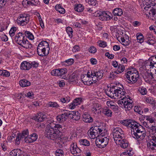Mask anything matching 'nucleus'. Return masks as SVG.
I'll return each mask as SVG.
<instances>
[{"label":"nucleus","mask_w":156,"mask_h":156,"mask_svg":"<svg viewBox=\"0 0 156 156\" xmlns=\"http://www.w3.org/2000/svg\"><path fill=\"white\" fill-rule=\"evenodd\" d=\"M65 130L64 126L58 124H55L54 122H51L46 128V136L54 140L60 138Z\"/></svg>","instance_id":"obj_1"},{"label":"nucleus","mask_w":156,"mask_h":156,"mask_svg":"<svg viewBox=\"0 0 156 156\" xmlns=\"http://www.w3.org/2000/svg\"><path fill=\"white\" fill-rule=\"evenodd\" d=\"M123 135V131L120 128L116 127L113 129V138L116 144L120 146H128V141L122 140Z\"/></svg>","instance_id":"obj_2"},{"label":"nucleus","mask_w":156,"mask_h":156,"mask_svg":"<svg viewBox=\"0 0 156 156\" xmlns=\"http://www.w3.org/2000/svg\"><path fill=\"white\" fill-rule=\"evenodd\" d=\"M49 44L48 42L45 41L41 42L37 48L38 55L42 57L48 55L49 53Z\"/></svg>","instance_id":"obj_3"},{"label":"nucleus","mask_w":156,"mask_h":156,"mask_svg":"<svg viewBox=\"0 0 156 156\" xmlns=\"http://www.w3.org/2000/svg\"><path fill=\"white\" fill-rule=\"evenodd\" d=\"M126 77L132 83H136L139 78V75L137 71L134 68H132L130 71L125 73Z\"/></svg>","instance_id":"obj_4"},{"label":"nucleus","mask_w":156,"mask_h":156,"mask_svg":"<svg viewBox=\"0 0 156 156\" xmlns=\"http://www.w3.org/2000/svg\"><path fill=\"white\" fill-rule=\"evenodd\" d=\"M134 130L131 132L132 135L134 136L133 137L136 138L138 140H142L144 139L146 135V132L145 128L143 126H140L138 129Z\"/></svg>","instance_id":"obj_5"},{"label":"nucleus","mask_w":156,"mask_h":156,"mask_svg":"<svg viewBox=\"0 0 156 156\" xmlns=\"http://www.w3.org/2000/svg\"><path fill=\"white\" fill-rule=\"evenodd\" d=\"M30 20L29 16L26 14H20L18 17L17 23L18 25L23 26L29 23Z\"/></svg>","instance_id":"obj_6"},{"label":"nucleus","mask_w":156,"mask_h":156,"mask_svg":"<svg viewBox=\"0 0 156 156\" xmlns=\"http://www.w3.org/2000/svg\"><path fill=\"white\" fill-rule=\"evenodd\" d=\"M103 72L102 70H99L98 71H92L91 73V77L94 81L96 82V80H101L103 76Z\"/></svg>","instance_id":"obj_7"},{"label":"nucleus","mask_w":156,"mask_h":156,"mask_svg":"<svg viewBox=\"0 0 156 156\" xmlns=\"http://www.w3.org/2000/svg\"><path fill=\"white\" fill-rule=\"evenodd\" d=\"M143 77L145 81L149 83H150L152 81L156 80V77L154 76V73L151 72L145 73Z\"/></svg>","instance_id":"obj_8"},{"label":"nucleus","mask_w":156,"mask_h":156,"mask_svg":"<svg viewBox=\"0 0 156 156\" xmlns=\"http://www.w3.org/2000/svg\"><path fill=\"white\" fill-rule=\"evenodd\" d=\"M67 72V70L66 68L58 69L52 70L51 74L53 76H62Z\"/></svg>","instance_id":"obj_9"},{"label":"nucleus","mask_w":156,"mask_h":156,"mask_svg":"<svg viewBox=\"0 0 156 156\" xmlns=\"http://www.w3.org/2000/svg\"><path fill=\"white\" fill-rule=\"evenodd\" d=\"M153 37L154 36L151 32H148L145 38V42L150 45H153L155 42Z\"/></svg>","instance_id":"obj_10"},{"label":"nucleus","mask_w":156,"mask_h":156,"mask_svg":"<svg viewBox=\"0 0 156 156\" xmlns=\"http://www.w3.org/2000/svg\"><path fill=\"white\" fill-rule=\"evenodd\" d=\"M97 127H92L89 130L88 132V134L89 137L91 139H94L96 137L98 136V133L97 131H96V129Z\"/></svg>","instance_id":"obj_11"},{"label":"nucleus","mask_w":156,"mask_h":156,"mask_svg":"<svg viewBox=\"0 0 156 156\" xmlns=\"http://www.w3.org/2000/svg\"><path fill=\"white\" fill-rule=\"evenodd\" d=\"M114 90H115V87L112 86L111 88H108L107 90H105V93L108 96L111 98L116 99V94H115V92L114 91Z\"/></svg>","instance_id":"obj_12"},{"label":"nucleus","mask_w":156,"mask_h":156,"mask_svg":"<svg viewBox=\"0 0 156 156\" xmlns=\"http://www.w3.org/2000/svg\"><path fill=\"white\" fill-rule=\"evenodd\" d=\"M122 88L118 87L117 88H115V90L114 91L115 92V94H116V99H119L121 98L122 96H124L126 92L125 91V90L123 88V87L122 86Z\"/></svg>","instance_id":"obj_13"},{"label":"nucleus","mask_w":156,"mask_h":156,"mask_svg":"<svg viewBox=\"0 0 156 156\" xmlns=\"http://www.w3.org/2000/svg\"><path fill=\"white\" fill-rule=\"evenodd\" d=\"M33 119L37 122H41L47 119V117L46 115L42 113H39L34 116Z\"/></svg>","instance_id":"obj_14"},{"label":"nucleus","mask_w":156,"mask_h":156,"mask_svg":"<svg viewBox=\"0 0 156 156\" xmlns=\"http://www.w3.org/2000/svg\"><path fill=\"white\" fill-rule=\"evenodd\" d=\"M18 44L26 49H30L32 47V44L25 37Z\"/></svg>","instance_id":"obj_15"},{"label":"nucleus","mask_w":156,"mask_h":156,"mask_svg":"<svg viewBox=\"0 0 156 156\" xmlns=\"http://www.w3.org/2000/svg\"><path fill=\"white\" fill-rule=\"evenodd\" d=\"M18 44L26 49H30L32 47V44L25 37Z\"/></svg>","instance_id":"obj_16"},{"label":"nucleus","mask_w":156,"mask_h":156,"mask_svg":"<svg viewBox=\"0 0 156 156\" xmlns=\"http://www.w3.org/2000/svg\"><path fill=\"white\" fill-rule=\"evenodd\" d=\"M67 117H69L68 112L58 115L56 117L57 120L59 123L63 122L66 120Z\"/></svg>","instance_id":"obj_17"},{"label":"nucleus","mask_w":156,"mask_h":156,"mask_svg":"<svg viewBox=\"0 0 156 156\" xmlns=\"http://www.w3.org/2000/svg\"><path fill=\"white\" fill-rule=\"evenodd\" d=\"M83 120L85 122L87 123H92L93 121V118L87 112L84 113L82 115Z\"/></svg>","instance_id":"obj_18"},{"label":"nucleus","mask_w":156,"mask_h":156,"mask_svg":"<svg viewBox=\"0 0 156 156\" xmlns=\"http://www.w3.org/2000/svg\"><path fill=\"white\" fill-rule=\"evenodd\" d=\"M82 101V100L81 98H76L70 105V108L71 109H73L76 106L80 104Z\"/></svg>","instance_id":"obj_19"},{"label":"nucleus","mask_w":156,"mask_h":156,"mask_svg":"<svg viewBox=\"0 0 156 156\" xmlns=\"http://www.w3.org/2000/svg\"><path fill=\"white\" fill-rule=\"evenodd\" d=\"M129 127L131 128L132 129L131 132L132 131H134V130H136L138 128H139L140 126H142V125L136 122L133 121L132 120H131L130 124H129Z\"/></svg>","instance_id":"obj_20"},{"label":"nucleus","mask_w":156,"mask_h":156,"mask_svg":"<svg viewBox=\"0 0 156 156\" xmlns=\"http://www.w3.org/2000/svg\"><path fill=\"white\" fill-rule=\"evenodd\" d=\"M38 136L37 134L33 133L30 135V137H28L27 140H25L27 143H31L35 141L37 139Z\"/></svg>","instance_id":"obj_21"},{"label":"nucleus","mask_w":156,"mask_h":156,"mask_svg":"<svg viewBox=\"0 0 156 156\" xmlns=\"http://www.w3.org/2000/svg\"><path fill=\"white\" fill-rule=\"evenodd\" d=\"M25 37V36L22 33L19 32L15 36L14 40L18 44Z\"/></svg>","instance_id":"obj_22"},{"label":"nucleus","mask_w":156,"mask_h":156,"mask_svg":"<svg viewBox=\"0 0 156 156\" xmlns=\"http://www.w3.org/2000/svg\"><path fill=\"white\" fill-rule=\"evenodd\" d=\"M71 153L74 155L79 156L81 153V150L78 147H70Z\"/></svg>","instance_id":"obj_23"},{"label":"nucleus","mask_w":156,"mask_h":156,"mask_svg":"<svg viewBox=\"0 0 156 156\" xmlns=\"http://www.w3.org/2000/svg\"><path fill=\"white\" fill-rule=\"evenodd\" d=\"M31 66L29 62L24 61L21 64L20 68L22 70H28L31 68Z\"/></svg>","instance_id":"obj_24"},{"label":"nucleus","mask_w":156,"mask_h":156,"mask_svg":"<svg viewBox=\"0 0 156 156\" xmlns=\"http://www.w3.org/2000/svg\"><path fill=\"white\" fill-rule=\"evenodd\" d=\"M101 108V107L98 104H94L92 106L91 110L94 114L99 113V110Z\"/></svg>","instance_id":"obj_25"},{"label":"nucleus","mask_w":156,"mask_h":156,"mask_svg":"<svg viewBox=\"0 0 156 156\" xmlns=\"http://www.w3.org/2000/svg\"><path fill=\"white\" fill-rule=\"evenodd\" d=\"M100 13L98 16L99 19L101 21L108 20V15L107 13L105 11L100 12Z\"/></svg>","instance_id":"obj_26"},{"label":"nucleus","mask_w":156,"mask_h":156,"mask_svg":"<svg viewBox=\"0 0 156 156\" xmlns=\"http://www.w3.org/2000/svg\"><path fill=\"white\" fill-rule=\"evenodd\" d=\"M101 111L102 113L106 116L111 117L112 115V111L107 107L103 108Z\"/></svg>","instance_id":"obj_27"},{"label":"nucleus","mask_w":156,"mask_h":156,"mask_svg":"<svg viewBox=\"0 0 156 156\" xmlns=\"http://www.w3.org/2000/svg\"><path fill=\"white\" fill-rule=\"evenodd\" d=\"M20 136H21L22 137V139H24V141L25 142V140H27L28 139V136L29 135V131L27 129L26 130L23 131L22 133H19Z\"/></svg>","instance_id":"obj_28"},{"label":"nucleus","mask_w":156,"mask_h":156,"mask_svg":"<svg viewBox=\"0 0 156 156\" xmlns=\"http://www.w3.org/2000/svg\"><path fill=\"white\" fill-rule=\"evenodd\" d=\"M90 72L87 73V74H83L81 76V79L82 81L84 83V84H87V82L89 80V77H90V75L89 73Z\"/></svg>","instance_id":"obj_29"},{"label":"nucleus","mask_w":156,"mask_h":156,"mask_svg":"<svg viewBox=\"0 0 156 156\" xmlns=\"http://www.w3.org/2000/svg\"><path fill=\"white\" fill-rule=\"evenodd\" d=\"M27 1V4L29 5H37L39 4L40 2L38 0H23V3H26Z\"/></svg>","instance_id":"obj_30"},{"label":"nucleus","mask_w":156,"mask_h":156,"mask_svg":"<svg viewBox=\"0 0 156 156\" xmlns=\"http://www.w3.org/2000/svg\"><path fill=\"white\" fill-rule=\"evenodd\" d=\"M19 83L20 86L22 87H27L30 86L31 84L30 82L26 79L20 80L19 81Z\"/></svg>","instance_id":"obj_31"},{"label":"nucleus","mask_w":156,"mask_h":156,"mask_svg":"<svg viewBox=\"0 0 156 156\" xmlns=\"http://www.w3.org/2000/svg\"><path fill=\"white\" fill-rule=\"evenodd\" d=\"M112 13L114 16H120L123 14L122 10L119 8H116L114 9Z\"/></svg>","instance_id":"obj_32"},{"label":"nucleus","mask_w":156,"mask_h":156,"mask_svg":"<svg viewBox=\"0 0 156 156\" xmlns=\"http://www.w3.org/2000/svg\"><path fill=\"white\" fill-rule=\"evenodd\" d=\"M132 103V101H129L128 100H127L126 103V105L125 106H124V108H125L126 111H129L131 109V108L133 107V105Z\"/></svg>","instance_id":"obj_33"},{"label":"nucleus","mask_w":156,"mask_h":156,"mask_svg":"<svg viewBox=\"0 0 156 156\" xmlns=\"http://www.w3.org/2000/svg\"><path fill=\"white\" fill-rule=\"evenodd\" d=\"M128 99H126V98L124 97H123L122 98L119 100L118 101V104L120 107H121L122 108H124V106L126 105V101L128 100Z\"/></svg>","instance_id":"obj_34"},{"label":"nucleus","mask_w":156,"mask_h":156,"mask_svg":"<svg viewBox=\"0 0 156 156\" xmlns=\"http://www.w3.org/2000/svg\"><path fill=\"white\" fill-rule=\"evenodd\" d=\"M69 117L74 120H78L80 119V116L78 115H74L73 112H68Z\"/></svg>","instance_id":"obj_35"},{"label":"nucleus","mask_w":156,"mask_h":156,"mask_svg":"<svg viewBox=\"0 0 156 156\" xmlns=\"http://www.w3.org/2000/svg\"><path fill=\"white\" fill-rule=\"evenodd\" d=\"M55 8L56 11L60 13L64 14L65 13V9L61 7L60 4L56 5L55 7Z\"/></svg>","instance_id":"obj_36"},{"label":"nucleus","mask_w":156,"mask_h":156,"mask_svg":"<svg viewBox=\"0 0 156 156\" xmlns=\"http://www.w3.org/2000/svg\"><path fill=\"white\" fill-rule=\"evenodd\" d=\"M79 142L80 145L85 146H89L90 144V142L85 139H81L79 140Z\"/></svg>","instance_id":"obj_37"},{"label":"nucleus","mask_w":156,"mask_h":156,"mask_svg":"<svg viewBox=\"0 0 156 156\" xmlns=\"http://www.w3.org/2000/svg\"><path fill=\"white\" fill-rule=\"evenodd\" d=\"M84 9L83 6L81 4L75 5L74 7V9L75 10L78 12L83 11Z\"/></svg>","instance_id":"obj_38"},{"label":"nucleus","mask_w":156,"mask_h":156,"mask_svg":"<svg viewBox=\"0 0 156 156\" xmlns=\"http://www.w3.org/2000/svg\"><path fill=\"white\" fill-rule=\"evenodd\" d=\"M152 6H153L151 9H150V11L149 12L148 14L149 15H148V14H147L146 15L147 16H151V14L153 13H154L156 12V3H154L152 4Z\"/></svg>","instance_id":"obj_39"},{"label":"nucleus","mask_w":156,"mask_h":156,"mask_svg":"<svg viewBox=\"0 0 156 156\" xmlns=\"http://www.w3.org/2000/svg\"><path fill=\"white\" fill-rule=\"evenodd\" d=\"M144 3L146 6L144 7V9L146 10H148V9H149L152 6V4L154 2H152L151 0H144Z\"/></svg>","instance_id":"obj_40"},{"label":"nucleus","mask_w":156,"mask_h":156,"mask_svg":"<svg viewBox=\"0 0 156 156\" xmlns=\"http://www.w3.org/2000/svg\"><path fill=\"white\" fill-rule=\"evenodd\" d=\"M146 101L148 103L153 105L154 107L156 108V102L151 97H149L147 98L146 99Z\"/></svg>","instance_id":"obj_41"},{"label":"nucleus","mask_w":156,"mask_h":156,"mask_svg":"<svg viewBox=\"0 0 156 156\" xmlns=\"http://www.w3.org/2000/svg\"><path fill=\"white\" fill-rule=\"evenodd\" d=\"M136 36L137 40L138 42L141 43L144 41V37L142 34H137L136 35Z\"/></svg>","instance_id":"obj_42"},{"label":"nucleus","mask_w":156,"mask_h":156,"mask_svg":"<svg viewBox=\"0 0 156 156\" xmlns=\"http://www.w3.org/2000/svg\"><path fill=\"white\" fill-rule=\"evenodd\" d=\"M138 91L142 95H145L147 93V91L146 88L143 87H140L138 89Z\"/></svg>","instance_id":"obj_43"},{"label":"nucleus","mask_w":156,"mask_h":156,"mask_svg":"<svg viewBox=\"0 0 156 156\" xmlns=\"http://www.w3.org/2000/svg\"><path fill=\"white\" fill-rule=\"evenodd\" d=\"M95 127H97V129H96V131H97V133H98V136L100 135L103 136L104 134H103V131H104V130H103V128H101V127L100 126H96Z\"/></svg>","instance_id":"obj_44"},{"label":"nucleus","mask_w":156,"mask_h":156,"mask_svg":"<svg viewBox=\"0 0 156 156\" xmlns=\"http://www.w3.org/2000/svg\"><path fill=\"white\" fill-rule=\"evenodd\" d=\"M131 121V120L126 119L122 121L121 122V123L123 125L129 127V124H130Z\"/></svg>","instance_id":"obj_45"},{"label":"nucleus","mask_w":156,"mask_h":156,"mask_svg":"<svg viewBox=\"0 0 156 156\" xmlns=\"http://www.w3.org/2000/svg\"><path fill=\"white\" fill-rule=\"evenodd\" d=\"M66 31L70 37H72L73 33L72 29L70 27H67L66 28Z\"/></svg>","instance_id":"obj_46"},{"label":"nucleus","mask_w":156,"mask_h":156,"mask_svg":"<svg viewBox=\"0 0 156 156\" xmlns=\"http://www.w3.org/2000/svg\"><path fill=\"white\" fill-rule=\"evenodd\" d=\"M16 29V28L15 27H12L11 28L9 32V34L11 37H12L14 35Z\"/></svg>","instance_id":"obj_47"},{"label":"nucleus","mask_w":156,"mask_h":156,"mask_svg":"<svg viewBox=\"0 0 156 156\" xmlns=\"http://www.w3.org/2000/svg\"><path fill=\"white\" fill-rule=\"evenodd\" d=\"M77 77L75 76V74H73L69 76V78L68 79V81L69 82H72L74 81H76Z\"/></svg>","instance_id":"obj_48"},{"label":"nucleus","mask_w":156,"mask_h":156,"mask_svg":"<svg viewBox=\"0 0 156 156\" xmlns=\"http://www.w3.org/2000/svg\"><path fill=\"white\" fill-rule=\"evenodd\" d=\"M48 106L53 108H58L59 105L56 102H49L48 104Z\"/></svg>","instance_id":"obj_49"},{"label":"nucleus","mask_w":156,"mask_h":156,"mask_svg":"<svg viewBox=\"0 0 156 156\" xmlns=\"http://www.w3.org/2000/svg\"><path fill=\"white\" fill-rule=\"evenodd\" d=\"M122 42L123 43L122 45L124 46H127L129 44V40L126 39V40L124 37L121 38Z\"/></svg>","instance_id":"obj_50"},{"label":"nucleus","mask_w":156,"mask_h":156,"mask_svg":"<svg viewBox=\"0 0 156 156\" xmlns=\"http://www.w3.org/2000/svg\"><path fill=\"white\" fill-rule=\"evenodd\" d=\"M144 124H146V126H146L149 129L152 130V131L155 132L156 131V124H154L153 125H152L151 127H150L146 122H145V123L144 122Z\"/></svg>","instance_id":"obj_51"},{"label":"nucleus","mask_w":156,"mask_h":156,"mask_svg":"<svg viewBox=\"0 0 156 156\" xmlns=\"http://www.w3.org/2000/svg\"><path fill=\"white\" fill-rule=\"evenodd\" d=\"M63 151L61 149H57L55 152L56 156H63Z\"/></svg>","instance_id":"obj_52"},{"label":"nucleus","mask_w":156,"mask_h":156,"mask_svg":"<svg viewBox=\"0 0 156 156\" xmlns=\"http://www.w3.org/2000/svg\"><path fill=\"white\" fill-rule=\"evenodd\" d=\"M125 67L123 65L119 64V65L117 69L118 72L121 73L124 70Z\"/></svg>","instance_id":"obj_53"},{"label":"nucleus","mask_w":156,"mask_h":156,"mask_svg":"<svg viewBox=\"0 0 156 156\" xmlns=\"http://www.w3.org/2000/svg\"><path fill=\"white\" fill-rule=\"evenodd\" d=\"M145 66L146 67H148L149 66L150 68L154 66L152 63V62H151L150 59H149V60L147 61V62H146L145 64Z\"/></svg>","instance_id":"obj_54"},{"label":"nucleus","mask_w":156,"mask_h":156,"mask_svg":"<svg viewBox=\"0 0 156 156\" xmlns=\"http://www.w3.org/2000/svg\"><path fill=\"white\" fill-rule=\"evenodd\" d=\"M20 136V134L18 133L16 140V145H18L20 144L21 139H22V137Z\"/></svg>","instance_id":"obj_55"},{"label":"nucleus","mask_w":156,"mask_h":156,"mask_svg":"<svg viewBox=\"0 0 156 156\" xmlns=\"http://www.w3.org/2000/svg\"><path fill=\"white\" fill-rule=\"evenodd\" d=\"M60 101L63 103H67L70 101V98L68 97L66 98H61L60 99Z\"/></svg>","instance_id":"obj_56"},{"label":"nucleus","mask_w":156,"mask_h":156,"mask_svg":"<svg viewBox=\"0 0 156 156\" xmlns=\"http://www.w3.org/2000/svg\"><path fill=\"white\" fill-rule=\"evenodd\" d=\"M74 62V60L73 59L70 58L66 60L64 62L67 63L68 65H70L72 64Z\"/></svg>","instance_id":"obj_57"},{"label":"nucleus","mask_w":156,"mask_h":156,"mask_svg":"<svg viewBox=\"0 0 156 156\" xmlns=\"http://www.w3.org/2000/svg\"><path fill=\"white\" fill-rule=\"evenodd\" d=\"M96 48L94 46H92L89 49V52L91 53H94L96 51Z\"/></svg>","instance_id":"obj_58"},{"label":"nucleus","mask_w":156,"mask_h":156,"mask_svg":"<svg viewBox=\"0 0 156 156\" xmlns=\"http://www.w3.org/2000/svg\"><path fill=\"white\" fill-rule=\"evenodd\" d=\"M132 154L131 153L128 152V151L127 150L126 151L120 154V156H131L132 155Z\"/></svg>","instance_id":"obj_59"},{"label":"nucleus","mask_w":156,"mask_h":156,"mask_svg":"<svg viewBox=\"0 0 156 156\" xmlns=\"http://www.w3.org/2000/svg\"><path fill=\"white\" fill-rule=\"evenodd\" d=\"M118 74L117 71L112 72L110 73L109 77L114 78L116 76V75Z\"/></svg>","instance_id":"obj_60"},{"label":"nucleus","mask_w":156,"mask_h":156,"mask_svg":"<svg viewBox=\"0 0 156 156\" xmlns=\"http://www.w3.org/2000/svg\"><path fill=\"white\" fill-rule=\"evenodd\" d=\"M145 118H146V120L149 121L150 123H152L154 122V120L152 117L149 116H146Z\"/></svg>","instance_id":"obj_61"},{"label":"nucleus","mask_w":156,"mask_h":156,"mask_svg":"<svg viewBox=\"0 0 156 156\" xmlns=\"http://www.w3.org/2000/svg\"><path fill=\"white\" fill-rule=\"evenodd\" d=\"M105 56L108 58L112 59L114 57V55L112 54H110L109 52H107L105 54Z\"/></svg>","instance_id":"obj_62"},{"label":"nucleus","mask_w":156,"mask_h":156,"mask_svg":"<svg viewBox=\"0 0 156 156\" xmlns=\"http://www.w3.org/2000/svg\"><path fill=\"white\" fill-rule=\"evenodd\" d=\"M1 39L2 41H6L8 40V37L5 34L2 35L1 37Z\"/></svg>","instance_id":"obj_63"},{"label":"nucleus","mask_w":156,"mask_h":156,"mask_svg":"<svg viewBox=\"0 0 156 156\" xmlns=\"http://www.w3.org/2000/svg\"><path fill=\"white\" fill-rule=\"evenodd\" d=\"M152 62V63L154 66V65L156 64V55L155 56H153L151 58H150Z\"/></svg>","instance_id":"obj_64"}]
</instances>
